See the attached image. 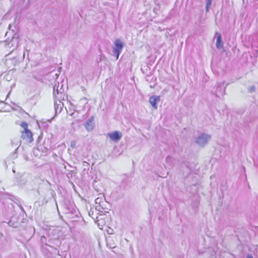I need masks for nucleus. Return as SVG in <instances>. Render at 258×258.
<instances>
[{
    "instance_id": "12",
    "label": "nucleus",
    "mask_w": 258,
    "mask_h": 258,
    "mask_svg": "<svg viewBox=\"0 0 258 258\" xmlns=\"http://www.w3.org/2000/svg\"><path fill=\"white\" fill-rule=\"evenodd\" d=\"M212 4V0H207L206 8L208 11Z\"/></svg>"
},
{
    "instance_id": "13",
    "label": "nucleus",
    "mask_w": 258,
    "mask_h": 258,
    "mask_svg": "<svg viewBox=\"0 0 258 258\" xmlns=\"http://www.w3.org/2000/svg\"><path fill=\"white\" fill-rule=\"evenodd\" d=\"M249 89L250 91H254L255 89V87L254 86H251L250 87Z\"/></svg>"
},
{
    "instance_id": "10",
    "label": "nucleus",
    "mask_w": 258,
    "mask_h": 258,
    "mask_svg": "<svg viewBox=\"0 0 258 258\" xmlns=\"http://www.w3.org/2000/svg\"><path fill=\"white\" fill-rule=\"evenodd\" d=\"M77 144V141H76V140L72 141L71 142V144H70V147L72 149H74V148H76Z\"/></svg>"
},
{
    "instance_id": "6",
    "label": "nucleus",
    "mask_w": 258,
    "mask_h": 258,
    "mask_svg": "<svg viewBox=\"0 0 258 258\" xmlns=\"http://www.w3.org/2000/svg\"><path fill=\"white\" fill-rule=\"evenodd\" d=\"M160 101V97L158 96H153L149 98V102L151 105L155 109H157V103Z\"/></svg>"
},
{
    "instance_id": "5",
    "label": "nucleus",
    "mask_w": 258,
    "mask_h": 258,
    "mask_svg": "<svg viewBox=\"0 0 258 258\" xmlns=\"http://www.w3.org/2000/svg\"><path fill=\"white\" fill-rule=\"evenodd\" d=\"M44 149L43 153L46 154L47 151V149L44 147L43 145H39L36 148L33 150V154L34 155L38 157H40L42 156V154L40 152V149Z\"/></svg>"
},
{
    "instance_id": "2",
    "label": "nucleus",
    "mask_w": 258,
    "mask_h": 258,
    "mask_svg": "<svg viewBox=\"0 0 258 258\" xmlns=\"http://www.w3.org/2000/svg\"><path fill=\"white\" fill-rule=\"evenodd\" d=\"M114 47L113 48V53L116 54V58L118 59L119 55L121 53L123 48V43L119 39H117L114 43Z\"/></svg>"
},
{
    "instance_id": "11",
    "label": "nucleus",
    "mask_w": 258,
    "mask_h": 258,
    "mask_svg": "<svg viewBox=\"0 0 258 258\" xmlns=\"http://www.w3.org/2000/svg\"><path fill=\"white\" fill-rule=\"evenodd\" d=\"M21 126L24 128V131L28 130V124L25 122H22L21 123Z\"/></svg>"
},
{
    "instance_id": "14",
    "label": "nucleus",
    "mask_w": 258,
    "mask_h": 258,
    "mask_svg": "<svg viewBox=\"0 0 258 258\" xmlns=\"http://www.w3.org/2000/svg\"><path fill=\"white\" fill-rule=\"evenodd\" d=\"M246 258H253V257L251 254H247L246 256Z\"/></svg>"
},
{
    "instance_id": "8",
    "label": "nucleus",
    "mask_w": 258,
    "mask_h": 258,
    "mask_svg": "<svg viewBox=\"0 0 258 258\" xmlns=\"http://www.w3.org/2000/svg\"><path fill=\"white\" fill-rule=\"evenodd\" d=\"M216 47L218 48H221L223 47V42L221 40V35L219 33H217Z\"/></svg>"
},
{
    "instance_id": "9",
    "label": "nucleus",
    "mask_w": 258,
    "mask_h": 258,
    "mask_svg": "<svg viewBox=\"0 0 258 258\" xmlns=\"http://www.w3.org/2000/svg\"><path fill=\"white\" fill-rule=\"evenodd\" d=\"M53 89H54L53 95L55 97H57L56 95H58L59 91L61 89V88L60 89V90H59L58 86L56 87V85H55L53 87Z\"/></svg>"
},
{
    "instance_id": "7",
    "label": "nucleus",
    "mask_w": 258,
    "mask_h": 258,
    "mask_svg": "<svg viewBox=\"0 0 258 258\" xmlns=\"http://www.w3.org/2000/svg\"><path fill=\"white\" fill-rule=\"evenodd\" d=\"M93 120V117H92L85 124V127L87 131L91 132L93 130L94 126Z\"/></svg>"
},
{
    "instance_id": "1",
    "label": "nucleus",
    "mask_w": 258,
    "mask_h": 258,
    "mask_svg": "<svg viewBox=\"0 0 258 258\" xmlns=\"http://www.w3.org/2000/svg\"><path fill=\"white\" fill-rule=\"evenodd\" d=\"M211 137L210 134L201 133L196 138L195 142L200 146L204 147L211 140Z\"/></svg>"
},
{
    "instance_id": "4",
    "label": "nucleus",
    "mask_w": 258,
    "mask_h": 258,
    "mask_svg": "<svg viewBox=\"0 0 258 258\" xmlns=\"http://www.w3.org/2000/svg\"><path fill=\"white\" fill-rule=\"evenodd\" d=\"M21 137L27 142L31 143L33 141L32 133L29 130L23 131Z\"/></svg>"
},
{
    "instance_id": "16",
    "label": "nucleus",
    "mask_w": 258,
    "mask_h": 258,
    "mask_svg": "<svg viewBox=\"0 0 258 258\" xmlns=\"http://www.w3.org/2000/svg\"><path fill=\"white\" fill-rule=\"evenodd\" d=\"M99 200L98 199H96V203H97V202H99V200Z\"/></svg>"
},
{
    "instance_id": "15",
    "label": "nucleus",
    "mask_w": 258,
    "mask_h": 258,
    "mask_svg": "<svg viewBox=\"0 0 258 258\" xmlns=\"http://www.w3.org/2000/svg\"><path fill=\"white\" fill-rule=\"evenodd\" d=\"M43 150H44V149H40V152H41V153L42 154V155H43V154H45L44 153H43Z\"/></svg>"
},
{
    "instance_id": "18",
    "label": "nucleus",
    "mask_w": 258,
    "mask_h": 258,
    "mask_svg": "<svg viewBox=\"0 0 258 258\" xmlns=\"http://www.w3.org/2000/svg\"><path fill=\"white\" fill-rule=\"evenodd\" d=\"M110 247L112 248H114V247H115V246H112V247H111V246H110Z\"/></svg>"
},
{
    "instance_id": "17",
    "label": "nucleus",
    "mask_w": 258,
    "mask_h": 258,
    "mask_svg": "<svg viewBox=\"0 0 258 258\" xmlns=\"http://www.w3.org/2000/svg\"><path fill=\"white\" fill-rule=\"evenodd\" d=\"M99 200L98 199H96V203H97V202H99V200Z\"/></svg>"
},
{
    "instance_id": "3",
    "label": "nucleus",
    "mask_w": 258,
    "mask_h": 258,
    "mask_svg": "<svg viewBox=\"0 0 258 258\" xmlns=\"http://www.w3.org/2000/svg\"><path fill=\"white\" fill-rule=\"evenodd\" d=\"M107 136L108 137L111 141L117 142L121 138L122 134L119 131H114L109 133L107 134Z\"/></svg>"
}]
</instances>
